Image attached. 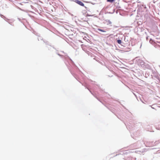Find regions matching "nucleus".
I'll use <instances>...</instances> for the list:
<instances>
[{
	"mask_svg": "<svg viewBox=\"0 0 160 160\" xmlns=\"http://www.w3.org/2000/svg\"><path fill=\"white\" fill-rule=\"evenodd\" d=\"M81 6H84V4L82 2H81Z\"/></svg>",
	"mask_w": 160,
	"mask_h": 160,
	"instance_id": "5",
	"label": "nucleus"
},
{
	"mask_svg": "<svg viewBox=\"0 0 160 160\" xmlns=\"http://www.w3.org/2000/svg\"><path fill=\"white\" fill-rule=\"evenodd\" d=\"M111 23V22H109V23Z\"/></svg>",
	"mask_w": 160,
	"mask_h": 160,
	"instance_id": "8",
	"label": "nucleus"
},
{
	"mask_svg": "<svg viewBox=\"0 0 160 160\" xmlns=\"http://www.w3.org/2000/svg\"><path fill=\"white\" fill-rule=\"evenodd\" d=\"M98 30L99 31H101V32H105V31H104V30H103L101 29H98Z\"/></svg>",
	"mask_w": 160,
	"mask_h": 160,
	"instance_id": "4",
	"label": "nucleus"
},
{
	"mask_svg": "<svg viewBox=\"0 0 160 160\" xmlns=\"http://www.w3.org/2000/svg\"><path fill=\"white\" fill-rule=\"evenodd\" d=\"M82 34H84V33H83V32H82Z\"/></svg>",
	"mask_w": 160,
	"mask_h": 160,
	"instance_id": "7",
	"label": "nucleus"
},
{
	"mask_svg": "<svg viewBox=\"0 0 160 160\" xmlns=\"http://www.w3.org/2000/svg\"><path fill=\"white\" fill-rule=\"evenodd\" d=\"M115 0H107V2H112Z\"/></svg>",
	"mask_w": 160,
	"mask_h": 160,
	"instance_id": "3",
	"label": "nucleus"
},
{
	"mask_svg": "<svg viewBox=\"0 0 160 160\" xmlns=\"http://www.w3.org/2000/svg\"><path fill=\"white\" fill-rule=\"evenodd\" d=\"M117 42L118 43L121 44L122 42V41L120 40H117Z\"/></svg>",
	"mask_w": 160,
	"mask_h": 160,
	"instance_id": "1",
	"label": "nucleus"
},
{
	"mask_svg": "<svg viewBox=\"0 0 160 160\" xmlns=\"http://www.w3.org/2000/svg\"><path fill=\"white\" fill-rule=\"evenodd\" d=\"M75 2L79 4H80V1L78 0H75Z\"/></svg>",
	"mask_w": 160,
	"mask_h": 160,
	"instance_id": "2",
	"label": "nucleus"
},
{
	"mask_svg": "<svg viewBox=\"0 0 160 160\" xmlns=\"http://www.w3.org/2000/svg\"><path fill=\"white\" fill-rule=\"evenodd\" d=\"M82 38H83V39L84 40V39H85V40H86V39H85V38H86V37H85H85H84V38H83V36H82Z\"/></svg>",
	"mask_w": 160,
	"mask_h": 160,
	"instance_id": "6",
	"label": "nucleus"
}]
</instances>
